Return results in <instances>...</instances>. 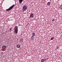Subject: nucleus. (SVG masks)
I'll return each instance as SVG.
<instances>
[{"mask_svg":"<svg viewBox=\"0 0 62 62\" xmlns=\"http://www.w3.org/2000/svg\"><path fill=\"white\" fill-rule=\"evenodd\" d=\"M15 29L14 28L15 30L14 31V33L17 34L18 32V28L17 26L15 27Z\"/></svg>","mask_w":62,"mask_h":62,"instance_id":"obj_1","label":"nucleus"},{"mask_svg":"<svg viewBox=\"0 0 62 62\" xmlns=\"http://www.w3.org/2000/svg\"><path fill=\"white\" fill-rule=\"evenodd\" d=\"M27 9V7L25 5H24L22 7V11L23 12L26 11Z\"/></svg>","mask_w":62,"mask_h":62,"instance_id":"obj_2","label":"nucleus"},{"mask_svg":"<svg viewBox=\"0 0 62 62\" xmlns=\"http://www.w3.org/2000/svg\"><path fill=\"white\" fill-rule=\"evenodd\" d=\"M15 5L14 4L13 5L11 6L8 9H6L7 11H10V10H11V9H12V8H13Z\"/></svg>","mask_w":62,"mask_h":62,"instance_id":"obj_3","label":"nucleus"},{"mask_svg":"<svg viewBox=\"0 0 62 62\" xmlns=\"http://www.w3.org/2000/svg\"><path fill=\"white\" fill-rule=\"evenodd\" d=\"M34 17V14H31L30 15V18H33Z\"/></svg>","mask_w":62,"mask_h":62,"instance_id":"obj_4","label":"nucleus"},{"mask_svg":"<svg viewBox=\"0 0 62 62\" xmlns=\"http://www.w3.org/2000/svg\"><path fill=\"white\" fill-rule=\"evenodd\" d=\"M31 37H34V36H35V34L34 32H33L31 34Z\"/></svg>","mask_w":62,"mask_h":62,"instance_id":"obj_5","label":"nucleus"},{"mask_svg":"<svg viewBox=\"0 0 62 62\" xmlns=\"http://www.w3.org/2000/svg\"><path fill=\"white\" fill-rule=\"evenodd\" d=\"M34 38H35V37H31V40H34Z\"/></svg>","mask_w":62,"mask_h":62,"instance_id":"obj_6","label":"nucleus"},{"mask_svg":"<svg viewBox=\"0 0 62 62\" xmlns=\"http://www.w3.org/2000/svg\"><path fill=\"white\" fill-rule=\"evenodd\" d=\"M50 4H51V2H48L47 3V6H49V5H50Z\"/></svg>","mask_w":62,"mask_h":62,"instance_id":"obj_7","label":"nucleus"},{"mask_svg":"<svg viewBox=\"0 0 62 62\" xmlns=\"http://www.w3.org/2000/svg\"><path fill=\"white\" fill-rule=\"evenodd\" d=\"M23 39H20V42H23Z\"/></svg>","mask_w":62,"mask_h":62,"instance_id":"obj_8","label":"nucleus"},{"mask_svg":"<svg viewBox=\"0 0 62 62\" xmlns=\"http://www.w3.org/2000/svg\"><path fill=\"white\" fill-rule=\"evenodd\" d=\"M20 46H21L20 45H17V48H20Z\"/></svg>","mask_w":62,"mask_h":62,"instance_id":"obj_9","label":"nucleus"},{"mask_svg":"<svg viewBox=\"0 0 62 62\" xmlns=\"http://www.w3.org/2000/svg\"><path fill=\"white\" fill-rule=\"evenodd\" d=\"M23 0H19V3H22L23 2Z\"/></svg>","mask_w":62,"mask_h":62,"instance_id":"obj_10","label":"nucleus"},{"mask_svg":"<svg viewBox=\"0 0 62 62\" xmlns=\"http://www.w3.org/2000/svg\"><path fill=\"white\" fill-rule=\"evenodd\" d=\"M44 59H43L41 60V62H44Z\"/></svg>","mask_w":62,"mask_h":62,"instance_id":"obj_11","label":"nucleus"},{"mask_svg":"<svg viewBox=\"0 0 62 62\" xmlns=\"http://www.w3.org/2000/svg\"><path fill=\"white\" fill-rule=\"evenodd\" d=\"M2 48H6V46H3L2 47Z\"/></svg>","mask_w":62,"mask_h":62,"instance_id":"obj_12","label":"nucleus"},{"mask_svg":"<svg viewBox=\"0 0 62 62\" xmlns=\"http://www.w3.org/2000/svg\"><path fill=\"white\" fill-rule=\"evenodd\" d=\"M54 39V37H52L51 39V40H53V39Z\"/></svg>","mask_w":62,"mask_h":62,"instance_id":"obj_13","label":"nucleus"},{"mask_svg":"<svg viewBox=\"0 0 62 62\" xmlns=\"http://www.w3.org/2000/svg\"><path fill=\"white\" fill-rule=\"evenodd\" d=\"M52 21H55V20L54 19H53L52 20Z\"/></svg>","mask_w":62,"mask_h":62,"instance_id":"obj_14","label":"nucleus"},{"mask_svg":"<svg viewBox=\"0 0 62 62\" xmlns=\"http://www.w3.org/2000/svg\"><path fill=\"white\" fill-rule=\"evenodd\" d=\"M57 49H58L59 48V47H57Z\"/></svg>","mask_w":62,"mask_h":62,"instance_id":"obj_15","label":"nucleus"}]
</instances>
